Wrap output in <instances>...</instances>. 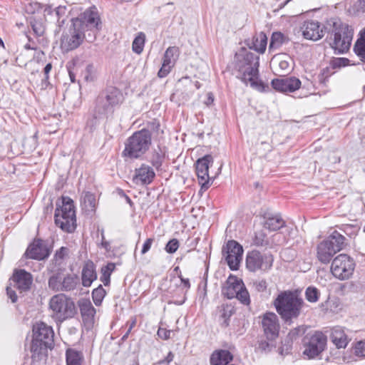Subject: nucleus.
<instances>
[{
  "label": "nucleus",
  "instance_id": "f257e3e1",
  "mask_svg": "<svg viewBox=\"0 0 365 365\" xmlns=\"http://www.w3.org/2000/svg\"><path fill=\"white\" fill-rule=\"evenodd\" d=\"M236 56L238 58L237 77L260 92L268 91L269 86L259 78V57L246 47H242L240 53H237Z\"/></svg>",
  "mask_w": 365,
  "mask_h": 365
},
{
  "label": "nucleus",
  "instance_id": "f03ea898",
  "mask_svg": "<svg viewBox=\"0 0 365 365\" xmlns=\"http://www.w3.org/2000/svg\"><path fill=\"white\" fill-rule=\"evenodd\" d=\"M303 304L302 298L289 290L280 292L273 302L277 312L286 322L300 315Z\"/></svg>",
  "mask_w": 365,
  "mask_h": 365
},
{
  "label": "nucleus",
  "instance_id": "7ed1b4c3",
  "mask_svg": "<svg viewBox=\"0 0 365 365\" xmlns=\"http://www.w3.org/2000/svg\"><path fill=\"white\" fill-rule=\"evenodd\" d=\"M124 101L122 91L116 87L109 86L97 97L94 108L95 118H101L113 112L114 108Z\"/></svg>",
  "mask_w": 365,
  "mask_h": 365
},
{
  "label": "nucleus",
  "instance_id": "20e7f679",
  "mask_svg": "<svg viewBox=\"0 0 365 365\" xmlns=\"http://www.w3.org/2000/svg\"><path fill=\"white\" fill-rule=\"evenodd\" d=\"M152 142L151 133L148 129L135 132L125 143L123 156L130 159H138L149 149Z\"/></svg>",
  "mask_w": 365,
  "mask_h": 365
},
{
  "label": "nucleus",
  "instance_id": "39448f33",
  "mask_svg": "<svg viewBox=\"0 0 365 365\" xmlns=\"http://www.w3.org/2000/svg\"><path fill=\"white\" fill-rule=\"evenodd\" d=\"M346 237L337 230L333 231L317 246V258L322 264H329L333 257L346 247Z\"/></svg>",
  "mask_w": 365,
  "mask_h": 365
},
{
  "label": "nucleus",
  "instance_id": "423d86ee",
  "mask_svg": "<svg viewBox=\"0 0 365 365\" xmlns=\"http://www.w3.org/2000/svg\"><path fill=\"white\" fill-rule=\"evenodd\" d=\"M327 38L333 41L334 46H351L354 36L352 26L344 23L338 18L328 19L324 26Z\"/></svg>",
  "mask_w": 365,
  "mask_h": 365
},
{
  "label": "nucleus",
  "instance_id": "0eeeda50",
  "mask_svg": "<svg viewBox=\"0 0 365 365\" xmlns=\"http://www.w3.org/2000/svg\"><path fill=\"white\" fill-rule=\"evenodd\" d=\"M54 220L63 231L72 233L76 228V217L73 202L69 197H63L61 205L57 204Z\"/></svg>",
  "mask_w": 365,
  "mask_h": 365
},
{
  "label": "nucleus",
  "instance_id": "6e6552de",
  "mask_svg": "<svg viewBox=\"0 0 365 365\" xmlns=\"http://www.w3.org/2000/svg\"><path fill=\"white\" fill-rule=\"evenodd\" d=\"M49 308L52 312V317L58 322H63L72 317L76 312L73 302L63 294L51 297Z\"/></svg>",
  "mask_w": 365,
  "mask_h": 365
},
{
  "label": "nucleus",
  "instance_id": "1a4fd4ad",
  "mask_svg": "<svg viewBox=\"0 0 365 365\" xmlns=\"http://www.w3.org/2000/svg\"><path fill=\"white\" fill-rule=\"evenodd\" d=\"M273 263L274 256L270 252L252 250L246 255V268L252 272H268L272 268Z\"/></svg>",
  "mask_w": 365,
  "mask_h": 365
},
{
  "label": "nucleus",
  "instance_id": "9d476101",
  "mask_svg": "<svg viewBox=\"0 0 365 365\" xmlns=\"http://www.w3.org/2000/svg\"><path fill=\"white\" fill-rule=\"evenodd\" d=\"M327 337L320 331L308 333L303 339V354L308 359L318 357L327 348Z\"/></svg>",
  "mask_w": 365,
  "mask_h": 365
},
{
  "label": "nucleus",
  "instance_id": "9b49d317",
  "mask_svg": "<svg viewBox=\"0 0 365 365\" xmlns=\"http://www.w3.org/2000/svg\"><path fill=\"white\" fill-rule=\"evenodd\" d=\"M355 265L353 258L346 254H340L332 260L331 272L339 279H347L352 275Z\"/></svg>",
  "mask_w": 365,
  "mask_h": 365
},
{
  "label": "nucleus",
  "instance_id": "f8f14e48",
  "mask_svg": "<svg viewBox=\"0 0 365 365\" xmlns=\"http://www.w3.org/2000/svg\"><path fill=\"white\" fill-rule=\"evenodd\" d=\"M212 163L213 158L210 155H206L196 161V174L198 182L201 185V190H207L212 185V181L209 176L208 170Z\"/></svg>",
  "mask_w": 365,
  "mask_h": 365
},
{
  "label": "nucleus",
  "instance_id": "ddd939ff",
  "mask_svg": "<svg viewBox=\"0 0 365 365\" xmlns=\"http://www.w3.org/2000/svg\"><path fill=\"white\" fill-rule=\"evenodd\" d=\"M261 324L267 339L274 341L278 337L280 326L276 314L265 313L262 317Z\"/></svg>",
  "mask_w": 365,
  "mask_h": 365
},
{
  "label": "nucleus",
  "instance_id": "4468645a",
  "mask_svg": "<svg viewBox=\"0 0 365 365\" xmlns=\"http://www.w3.org/2000/svg\"><path fill=\"white\" fill-rule=\"evenodd\" d=\"M225 260L232 270H237L242 259L243 247L235 240H229L226 245Z\"/></svg>",
  "mask_w": 365,
  "mask_h": 365
},
{
  "label": "nucleus",
  "instance_id": "2eb2a0df",
  "mask_svg": "<svg viewBox=\"0 0 365 365\" xmlns=\"http://www.w3.org/2000/svg\"><path fill=\"white\" fill-rule=\"evenodd\" d=\"M10 285L17 289L20 292L30 289L33 282L31 273L25 269H16L9 279Z\"/></svg>",
  "mask_w": 365,
  "mask_h": 365
},
{
  "label": "nucleus",
  "instance_id": "dca6fc26",
  "mask_svg": "<svg viewBox=\"0 0 365 365\" xmlns=\"http://www.w3.org/2000/svg\"><path fill=\"white\" fill-rule=\"evenodd\" d=\"M271 85L277 91L281 93H292L300 88L301 81L299 78L294 76L283 77L273 79L271 82Z\"/></svg>",
  "mask_w": 365,
  "mask_h": 365
},
{
  "label": "nucleus",
  "instance_id": "f3484780",
  "mask_svg": "<svg viewBox=\"0 0 365 365\" xmlns=\"http://www.w3.org/2000/svg\"><path fill=\"white\" fill-rule=\"evenodd\" d=\"M54 333L51 327L44 322H37L33 327V338L47 344L53 345Z\"/></svg>",
  "mask_w": 365,
  "mask_h": 365
},
{
  "label": "nucleus",
  "instance_id": "a211bd4d",
  "mask_svg": "<svg viewBox=\"0 0 365 365\" xmlns=\"http://www.w3.org/2000/svg\"><path fill=\"white\" fill-rule=\"evenodd\" d=\"M25 255L27 258L42 260L48 257L49 251L43 240H36L28 247Z\"/></svg>",
  "mask_w": 365,
  "mask_h": 365
},
{
  "label": "nucleus",
  "instance_id": "6ab92c4d",
  "mask_svg": "<svg viewBox=\"0 0 365 365\" xmlns=\"http://www.w3.org/2000/svg\"><path fill=\"white\" fill-rule=\"evenodd\" d=\"M155 174L152 167L142 164L140 168L135 170L133 182L137 185H145L151 183Z\"/></svg>",
  "mask_w": 365,
  "mask_h": 365
},
{
  "label": "nucleus",
  "instance_id": "aec40b11",
  "mask_svg": "<svg viewBox=\"0 0 365 365\" xmlns=\"http://www.w3.org/2000/svg\"><path fill=\"white\" fill-rule=\"evenodd\" d=\"M243 286L244 283L241 279L230 274L222 288V294L227 299H233Z\"/></svg>",
  "mask_w": 365,
  "mask_h": 365
},
{
  "label": "nucleus",
  "instance_id": "412c9836",
  "mask_svg": "<svg viewBox=\"0 0 365 365\" xmlns=\"http://www.w3.org/2000/svg\"><path fill=\"white\" fill-rule=\"evenodd\" d=\"M79 307L83 323L88 327H91L94 322L96 309L88 300L81 301Z\"/></svg>",
  "mask_w": 365,
  "mask_h": 365
},
{
  "label": "nucleus",
  "instance_id": "4be33fe9",
  "mask_svg": "<svg viewBox=\"0 0 365 365\" xmlns=\"http://www.w3.org/2000/svg\"><path fill=\"white\" fill-rule=\"evenodd\" d=\"M324 30H319V24L317 21H308L305 24V29L303 31V36L305 38L317 41L324 36Z\"/></svg>",
  "mask_w": 365,
  "mask_h": 365
},
{
  "label": "nucleus",
  "instance_id": "5701e85b",
  "mask_svg": "<svg viewBox=\"0 0 365 365\" xmlns=\"http://www.w3.org/2000/svg\"><path fill=\"white\" fill-rule=\"evenodd\" d=\"M79 19L81 21V24H86V26L91 29L95 28L99 29L101 24L100 16L95 7L86 10L83 13L82 19Z\"/></svg>",
  "mask_w": 365,
  "mask_h": 365
},
{
  "label": "nucleus",
  "instance_id": "b1692460",
  "mask_svg": "<svg viewBox=\"0 0 365 365\" xmlns=\"http://www.w3.org/2000/svg\"><path fill=\"white\" fill-rule=\"evenodd\" d=\"M52 344H47L45 341H40L39 340L33 338L31 346L32 359L34 361L41 360L42 356L46 355L47 349H52Z\"/></svg>",
  "mask_w": 365,
  "mask_h": 365
},
{
  "label": "nucleus",
  "instance_id": "393cba45",
  "mask_svg": "<svg viewBox=\"0 0 365 365\" xmlns=\"http://www.w3.org/2000/svg\"><path fill=\"white\" fill-rule=\"evenodd\" d=\"M97 279L95 264L91 261H88L84 264L82 269V284L83 287H88L92 282Z\"/></svg>",
  "mask_w": 365,
  "mask_h": 365
},
{
  "label": "nucleus",
  "instance_id": "a878e982",
  "mask_svg": "<svg viewBox=\"0 0 365 365\" xmlns=\"http://www.w3.org/2000/svg\"><path fill=\"white\" fill-rule=\"evenodd\" d=\"M290 57L285 53H279L274 55L272 60L271 64L275 67V69L282 73L287 72L289 70V61Z\"/></svg>",
  "mask_w": 365,
  "mask_h": 365
},
{
  "label": "nucleus",
  "instance_id": "bb28decb",
  "mask_svg": "<svg viewBox=\"0 0 365 365\" xmlns=\"http://www.w3.org/2000/svg\"><path fill=\"white\" fill-rule=\"evenodd\" d=\"M264 227L270 231H277L285 225V222L279 215L266 214Z\"/></svg>",
  "mask_w": 365,
  "mask_h": 365
},
{
  "label": "nucleus",
  "instance_id": "cd10ccee",
  "mask_svg": "<svg viewBox=\"0 0 365 365\" xmlns=\"http://www.w3.org/2000/svg\"><path fill=\"white\" fill-rule=\"evenodd\" d=\"M232 359V354L227 350L216 351L211 355L210 364L227 365Z\"/></svg>",
  "mask_w": 365,
  "mask_h": 365
},
{
  "label": "nucleus",
  "instance_id": "c85d7f7f",
  "mask_svg": "<svg viewBox=\"0 0 365 365\" xmlns=\"http://www.w3.org/2000/svg\"><path fill=\"white\" fill-rule=\"evenodd\" d=\"M82 209L87 213L94 212L96 207L95 195L90 192H84L81 198Z\"/></svg>",
  "mask_w": 365,
  "mask_h": 365
},
{
  "label": "nucleus",
  "instance_id": "c756f323",
  "mask_svg": "<svg viewBox=\"0 0 365 365\" xmlns=\"http://www.w3.org/2000/svg\"><path fill=\"white\" fill-rule=\"evenodd\" d=\"M331 341L338 349L345 348L348 344V338L339 327L334 328L331 335Z\"/></svg>",
  "mask_w": 365,
  "mask_h": 365
},
{
  "label": "nucleus",
  "instance_id": "7c9ffc66",
  "mask_svg": "<svg viewBox=\"0 0 365 365\" xmlns=\"http://www.w3.org/2000/svg\"><path fill=\"white\" fill-rule=\"evenodd\" d=\"M72 24L73 32L69 41V46H80L83 41L84 34L76 28L81 26V21L79 18L73 19Z\"/></svg>",
  "mask_w": 365,
  "mask_h": 365
},
{
  "label": "nucleus",
  "instance_id": "2f4dec72",
  "mask_svg": "<svg viewBox=\"0 0 365 365\" xmlns=\"http://www.w3.org/2000/svg\"><path fill=\"white\" fill-rule=\"evenodd\" d=\"M66 365H82L83 355L81 351L68 349L66 352Z\"/></svg>",
  "mask_w": 365,
  "mask_h": 365
},
{
  "label": "nucleus",
  "instance_id": "473e14b6",
  "mask_svg": "<svg viewBox=\"0 0 365 365\" xmlns=\"http://www.w3.org/2000/svg\"><path fill=\"white\" fill-rule=\"evenodd\" d=\"M78 278L74 274H68L62 277V291H71L76 288Z\"/></svg>",
  "mask_w": 365,
  "mask_h": 365
},
{
  "label": "nucleus",
  "instance_id": "72a5a7b5",
  "mask_svg": "<svg viewBox=\"0 0 365 365\" xmlns=\"http://www.w3.org/2000/svg\"><path fill=\"white\" fill-rule=\"evenodd\" d=\"M115 268V265L112 262L108 263L106 266L101 268V280L105 286H107L110 284V275L114 271Z\"/></svg>",
  "mask_w": 365,
  "mask_h": 365
},
{
  "label": "nucleus",
  "instance_id": "f704fd0d",
  "mask_svg": "<svg viewBox=\"0 0 365 365\" xmlns=\"http://www.w3.org/2000/svg\"><path fill=\"white\" fill-rule=\"evenodd\" d=\"M179 51L177 47H168L165 52L163 61L174 66Z\"/></svg>",
  "mask_w": 365,
  "mask_h": 365
},
{
  "label": "nucleus",
  "instance_id": "c9c22d12",
  "mask_svg": "<svg viewBox=\"0 0 365 365\" xmlns=\"http://www.w3.org/2000/svg\"><path fill=\"white\" fill-rule=\"evenodd\" d=\"M289 43V38L281 32H274L269 46H279Z\"/></svg>",
  "mask_w": 365,
  "mask_h": 365
},
{
  "label": "nucleus",
  "instance_id": "e433bc0d",
  "mask_svg": "<svg viewBox=\"0 0 365 365\" xmlns=\"http://www.w3.org/2000/svg\"><path fill=\"white\" fill-rule=\"evenodd\" d=\"M82 76L86 82H93L97 77L96 68L92 64H88L82 72Z\"/></svg>",
  "mask_w": 365,
  "mask_h": 365
},
{
  "label": "nucleus",
  "instance_id": "4c0bfd02",
  "mask_svg": "<svg viewBox=\"0 0 365 365\" xmlns=\"http://www.w3.org/2000/svg\"><path fill=\"white\" fill-rule=\"evenodd\" d=\"M253 244L257 247H268L269 246V241L264 232L259 231L255 233Z\"/></svg>",
  "mask_w": 365,
  "mask_h": 365
},
{
  "label": "nucleus",
  "instance_id": "58836bf2",
  "mask_svg": "<svg viewBox=\"0 0 365 365\" xmlns=\"http://www.w3.org/2000/svg\"><path fill=\"white\" fill-rule=\"evenodd\" d=\"M234 314V309L230 305L223 306L220 310V317L223 319L222 325L227 327L230 317Z\"/></svg>",
  "mask_w": 365,
  "mask_h": 365
},
{
  "label": "nucleus",
  "instance_id": "ea45409f",
  "mask_svg": "<svg viewBox=\"0 0 365 365\" xmlns=\"http://www.w3.org/2000/svg\"><path fill=\"white\" fill-rule=\"evenodd\" d=\"M48 287L54 291H62V276L60 274L53 275L48 280Z\"/></svg>",
  "mask_w": 365,
  "mask_h": 365
},
{
  "label": "nucleus",
  "instance_id": "a19ab883",
  "mask_svg": "<svg viewBox=\"0 0 365 365\" xmlns=\"http://www.w3.org/2000/svg\"><path fill=\"white\" fill-rule=\"evenodd\" d=\"M105 296L106 291L101 284H100L97 288L94 289L92 292V298L94 304L96 306H99L101 304Z\"/></svg>",
  "mask_w": 365,
  "mask_h": 365
},
{
  "label": "nucleus",
  "instance_id": "79ce46f5",
  "mask_svg": "<svg viewBox=\"0 0 365 365\" xmlns=\"http://www.w3.org/2000/svg\"><path fill=\"white\" fill-rule=\"evenodd\" d=\"M320 292L314 287H309L305 291L306 299L312 303L317 302L319 300Z\"/></svg>",
  "mask_w": 365,
  "mask_h": 365
},
{
  "label": "nucleus",
  "instance_id": "37998d69",
  "mask_svg": "<svg viewBox=\"0 0 365 365\" xmlns=\"http://www.w3.org/2000/svg\"><path fill=\"white\" fill-rule=\"evenodd\" d=\"M235 298H237L241 303L245 305H249L250 304V294L245 288V285L242 287V289H240Z\"/></svg>",
  "mask_w": 365,
  "mask_h": 365
},
{
  "label": "nucleus",
  "instance_id": "c03bdc74",
  "mask_svg": "<svg viewBox=\"0 0 365 365\" xmlns=\"http://www.w3.org/2000/svg\"><path fill=\"white\" fill-rule=\"evenodd\" d=\"M354 354L358 357L365 358V340H361L355 344Z\"/></svg>",
  "mask_w": 365,
  "mask_h": 365
},
{
  "label": "nucleus",
  "instance_id": "a18cd8bd",
  "mask_svg": "<svg viewBox=\"0 0 365 365\" xmlns=\"http://www.w3.org/2000/svg\"><path fill=\"white\" fill-rule=\"evenodd\" d=\"M331 64L334 68L345 67L350 65V60L347 58H334Z\"/></svg>",
  "mask_w": 365,
  "mask_h": 365
},
{
  "label": "nucleus",
  "instance_id": "49530a36",
  "mask_svg": "<svg viewBox=\"0 0 365 365\" xmlns=\"http://www.w3.org/2000/svg\"><path fill=\"white\" fill-rule=\"evenodd\" d=\"M275 348L274 341L261 340L259 341L258 349L264 352H269Z\"/></svg>",
  "mask_w": 365,
  "mask_h": 365
},
{
  "label": "nucleus",
  "instance_id": "de8ad7c7",
  "mask_svg": "<svg viewBox=\"0 0 365 365\" xmlns=\"http://www.w3.org/2000/svg\"><path fill=\"white\" fill-rule=\"evenodd\" d=\"M306 331V328L303 326L296 327L289 332L287 337L293 341L295 340L297 337H299L300 335L304 334Z\"/></svg>",
  "mask_w": 365,
  "mask_h": 365
},
{
  "label": "nucleus",
  "instance_id": "09e8293b",
  "mask_svg": "<svg viewBox=\"0 0 365 365\" xmlns=\"http://www.w3.org/2000/svg\"><path fill=\"white\" fill-rule=\"evenodd\" d=\"M163 160V156L158 152H155L150 158V163L153 167L158 169L161 165Z\"/></svg>",
  "mask_w": 365,
  "mask_h": 365
},
{
  "label": "nucleus",
  "instance_id": "8fccbe9b",
  "mask_svg": "<svg viewBox=\"0 0 365 365\" xmlns=\"http://www.w3.org/2000/svg\"><path fill=\"white\" fill-rule=\"evenodd\" d=\"M179 247V242L177 239L170 240L166 245L165 250L168 253H175Z\"/></svg>",
  "mask_w": 365,
  "mask_h": 365
},
{
  "label": "nucleus",
  "instance_id": "3c124183",
  "mask_svg": "<svg viewBox=\"0 0 365 365\" xmlns=\"http://www.w3.org/2000/svg\"><path fill=\"white\" fill-rule=\"evenodd\" d=\"M267 37L266 34L263 32H260L255 36L252 46H267Z\"/></svg>",
  "mask_w": 365,
  "mask_h": 365
},
{
  "label": "nucleus",
  "instance_id": "603ef678",
  "mask_svg": "<svg viewBox=\"0 0 365 365\" xmlns=\"http://www.w3.org/2000/svg\"><path fill=\"white\" fill-rule=\"evenodd\" d=\"M173 66L163 61L162 66L158 71V76L160 78L166 77Z\"/></svg>",
  "mask_w": 365,
  "mask_h": 365
},
{
  "label": "nucleus",
  "instance_id": "864d4df0",
  "mask_svg": "<svg viewBox=\"0 0 365 365\" xmlns=\"http://www.w3.org/2000/svg\"><path fill=\"white\" fill-rule=\"evenodd\" d=\"M253 287L258 292H265L267 289V282L264 279L257 280L253 282Z\"/></svg>",
  "mask_w": 365,
  "mask_h": 365
},
{
  "label": "nucleus",
  "instance_id": "5fc2aeb1",
  "mask_svg": "<svg viewBox=\"0 0 365 365\" xmlns=\"http://www.w3.org/2000/svg\"><path fill=\"white\" fill-rule=\"evenodd\" d=\"M68 254V249L64 247H61L56 251L55 254V259L56 261L62 260Z\"/></svg>",
  "mask_w": 365,
  "mask_h": 365
},
{
  "label": "nucleus",
  "instance_id": "6e6d98bb",
  "mask_svg": "<svg viewBox=\"0 0 365 365\" xmlns=\"http://www.w3.org/2000/svg\"><path fill=\"white\" fill-rule=\"evenodd\" d=\"M171 332V330L160 327L158 330L157 334L160 339L167 340L170 337Z\"/></svg>",
  "mask_w": 365,
  "mask_h": 365
},
{
  "label": "nucleus",
  "instance_id": "4d7b16f0",
  "mask_svg": "<svg viewBox=\"0 0 365 365\" xmlns=\"http://www.w3.org/2000/svg\"><path fill=\"white\" fill-rule=\"evenodd\" d=\"M145 41V35L140 32L134 38L132 46H143Z\"/></svg>",
  "mask_w": 365,
  "mask_h": 365
},
{
  "label": "nucleus",
  "instance_id": "13d9d810",
  "mask_svg": "<svg viewBox=\"0 0 365 365\" xmlns=\"http://www.w3.org/2000/svg\"><path fill=\"white\" fill-rule=\"evenodd\" d=\"M354 51L360 60L365 63V47H354Z\"/></svg>",
  "mask_w": 365,
  "mask_h": 365
},
{
  "label": "nucleus",
  "instance_id": "bf43d9fd",
  "mask_svg": "<svg viewBox=\"0 0 365 365\" xmlns=\"http://www.w3.org/2000/svg\"><path fill=\"white\" fill-rule=\"evenodd\" d=\"M6 294L12 303H15L17 301L18 297L16 294V292L14 289H12L11 286L10 284L6 287Z\"/></svg>",
  "mask_w": 365,
  "mask_h": 365
},
{
  "label": "nucleus",
  "instance_id": "052dcab7",
  "mask_svg": "<svg viewBox=\"0 0 365 365\" xmlns=\"http://www.w3.org/2000/svg\"><path fill=\"white\" fill-rule=\"evenodd\" d=\"M354 46H365V28L359 34V38Z\"/></svg>",
  "mask_w": 365,
  "mask_h": 365
},
{
  "label": "nucleus",
  "instance_id": "680f3d73",
  "mask_svg": "<svg viewBox=\"0 0 365 365\" xmlns=\"http://www.w3.org/2000/svg\"><path fill=\"white\" fill-rule=\"evenodd\" d=\"M153 242V238H148L145 240V242H144V244L143 245V248L141 250L142 255H145L150 250Z\"/></svg>",
  "mask_w": 365,
  "mask_h": 365
},
{
  "label": "nucleus",
  "instance_id": "e2e57ef3",
  "mask_svg": "<svg viewBox=\"0 0 365 365\" xmlns=\"http://www.w3.org/2000/svg\"><path fill=\"white\" fill-rule=\"evenodd\" d=\"M54 10H55V13H56V16L58 17V21L60 22V18L65 16V14L66 13V10H67L66 7L59 6H57L56 8H55Z\"/></svg>",
  "mask_w": 365,
  "mask_h": 365
},
{
  "label": "nucleus",
  "instance_id": "0e129e2a",
  "mask_svg": "<svg viewBox=\"0 0 365 365\" xmlns=\"http://www.w3.org/2000/svg\"><path fill=\"white\" fill-rule=\"evenodd\" d=\"M52 68V65L51 63H48L46 65L44 69H43V72H44V75H45V78L43 80L45 83H47L48 80V74L51 71Z\"/></svg>",
  "mask_w": 365,
  "mask_h": 365
},
{
  "label": "nucleus",
  "instance_id": "69168bd1",
  "mask_svg": "<svg viewBox=\"0 0 365 365\" xmlns=\"http://www.w3.org/2000/svg\"><path fill=\"white\" fill-rule=\"evenodd\" d=\"M334 54H340L347 53L350 47H332Z\"/></svg>",
  "mask_w": 365,
  "mask_h": 365
},
{
  "label": "nucleus",
  "instance_id": "338daca9",
  "mask_svg": "<svg viewBox=\"0 0 365 365\" xmlns=\"http://www.w3.org/2000/svg\"><path fill=\"white\" fill-rule=\"evenodd\" d=\"M267 47H249L250 49L254 51V53L259 56V54L264 53Z\"/></svg>",
  "mask_w": 365,
  "mask_h": 365
},
{
  "label": "nucleus",
  "instance_id": "774afa93",
  "mask_svg": "<svg viewBox=\"0 0 365 365\" xmlns=\"http://www.w3.org/2000/svg\"><path fill=\"white\" fill-rule=\"evenodd\" d=\"M173 359H174V355L171 351H170L168 353V354L167 355V356L165 357V359L164 360L159 361V364H168L170 362H171L173 360Z\"/></svg>",
  "mask_w": 365,
  "mask_h": 365
}]
</instances>
